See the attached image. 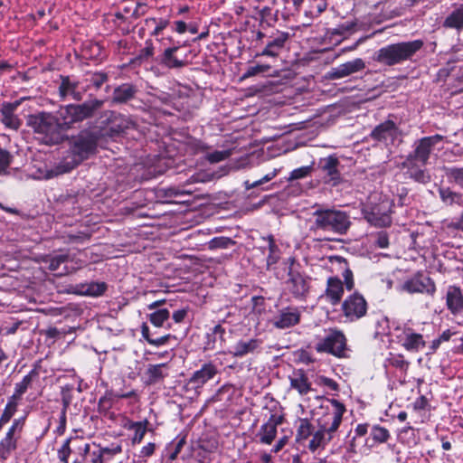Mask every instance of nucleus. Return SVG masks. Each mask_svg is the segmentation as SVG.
<instances>
[{
	"label": "nucleus",
	"mask_w": 463,
	"mask_h": 463,
	"mask_svg": "<svg viewBox=\"0 0 463 463\" xmlns=\"http://www.w3.org/2000/svg\"><path fill=\"white\" fill-rule=\"evenodd\" d=\"M289 387L296 391L300 396H306L313 391L312 383L303 370H295L288 376Z\"/></svg>",
	"instance_id": "obj_20"
},
{
	"label": "nucleus",
	"mask_w": 463,
	"mask_h": 463,
	"mask_svg": "<svg viewBox=\"0 0 463 463\" xmlns=\"http://www.w3.org/2000/svg\"><path fill=\"white\" fill-rule=\"evenodd\" d=\"M438 192L444 204L448 206L463 204V194L453 191L449 187H439Z\"/></svg>",
	"instance_id": "obj_36"
},
{
	"label": "nucleus",
	"mask_w": 463,
	"mask_h": 463,
	"mask_svg": "<svg viewBox=\"0 0 463 463\" xmlns=\"http://www.w3.org/2000/svg\"><path fill=\"white\" fill-rule=\"evenodd\" d=\"M155 449H156V445L155 443H147L146 446H144L140 452H139V457L140 458H148L150 456H152L155 452Z\"/></svg>",
	"instance_id": "obj_58"
},
{
	"label": "nucleus",
	"mask_w": 463,
	"mask_h": 463,
	"mask_svg": "<svg viewBox=\"0 0 463 463\" xmlns=\"http://www.w3.org/2000/svg\"><path fill=\"white\" fill-rule=\"evenodd\" d=\"M319 382L322 385L328 387L332 391H337L338 390V384L335 381H334L331 378H328L326 376H321L319 378Z\"/></svg>",
	"instance_id": "obj_59"
},
{
	"label": "nucleus",
	"mask_w": 463,
	"mask_h": 463,
	"mask_svg": "<svg viewBox=\"0 0 463 463\" xmlns=\"http://www.w3.org/2000/svg\"><path fill=\"white\" fill-rule=\"evenodd\" d=\"M389 364L402 371L406 372L409 367V362L406 361L402 354H394L389 358Z\"/></svg>",
	"instance_id": "obj_50"
},
{
	"label": "nucleus",
	"mask_w": 463,
	"mask_h": 463,
	"mask_svg": "<svg viewBox=\"0 0 463 463\" xmlns=\"http://www.w3.org/2000/svg\"><path fill=\"white\" fill-rule=\"evenodd\" d=\"M327 402L326 411L317 420V430L307 418L298 421L296 440L299 443L308 440L307 448L312 453L323 450L335 438L346 411L345 404L338 400L327 399Z\"/></svg>",
	"instance_id": "obj_1"
},
{
	"label": "nucleus",
	"mask_w": 463,
	"mask_h": 463,
	"mask_svg": "<svg viewBox=\"0 0 463 463\" xmlns=\"http://www.w3.org/2000/svg\"><path fill=\"white\" fill-rule=\"evenodd\" d=\"M102 105L103 101L99 99H91L77 105L71 104L61 107L57 115L66 131L74 124L91 118Z\"/></svg>",
	"instance_id": "obj_7"
},
{
	"label": "nucleus",
	"mask_w": 463,
	"mask_h": 463,
	"mask_svg": "<svg viewBox=\"0 0 463 463\" xmlns=\"http://www.w3.org/2000/svg\"><path fill=\"white\" fill-rule=\"evenodd\" d=\"M311 171H312L311 165H306V166H301V167L296 168L290 172L288 180L293 181V180H298V179L304 178V177L309 175Z\"/></svg>",
	"instance_id": "obj_51"
},
{
	"label": "nucleus",
	"mask_w": 463,
	"mask_h": 463,
	"mask_svg": "<svg viewBox=\"0 0 463 463\" xmlns=\"http://www.w3.org/2000/svg\"><path fill=\"white\" fill-rule=\"evenodd\" d=\"M279 169L274 168L272 171L266 174L262 178H260L257 181L250 182L249 180H247L244 182V187L246 190H250V189L258 187L267 182H269L273 178H275L277 176V175L279 174Z\"/></svg>",
	"instance_id": "obj_45"
},
{
	"label": "nucleus",
	"mask_w": 463,
	"mask_h": 463,
	"mask_svg": "<svg viewBox=\"0 0 463 463\" xmlns=\"http://www.w3.org/2000/svg\"><path fill=\"white\" fill-rule=\"evenodd\" d=\"M288 442V437L287 435L282 436L279 439V440L276 442V444L271 449L272 453H279Z\"/></svg>",
	"instance_id": "obj_60"
},
{
	"label": "nucleus",
	"mask_w": 463,
	"mask_h": 463,
	"mask_svg": "<svg viewBox=\"0 0 463 463\" xmlns=\"http://www.w3.org/2000/svg\"><path fill=\"white\" fill-rule=\"evenodd\" d=\"M370 435L376 443H384L391 437L389 430L379 425L373 426Z\"/></svg>",
	"instance_id": "obj_44"
},
{
	"label": "nucleus",
	"mask_w": 463,
	"mask_h": 463,
	"mask_svg": "<svg viewBox=\"0 0 463 463\" xmlns=\"http://www.w3.org/2000/svg\"><path fill=\"white\" fill-rule=\"evenodd\" d=\"M25 99H27V98L24 97L14 102H4L2 104L0 109L2 122L6 128L14 130H17L20 128L22 122L14 114V111Z\"/></svg>",
	"instance_id": "obj_16"
},
{
	"label": "nucleus",
	"mask_w": 463,
	"mask_h": 463,
	"mask_svg": "<svg viewBox=\"0 0 463 463\" xmlns=\"http://www.w3.org/2000/svg\"><path fill=\"white\" fill-rule=\"evenodd\" d=\"M368 431V424H358L354 429V437H363Z\"/></svg>",
	"instance_id": "obj_63"
},
{
	"label": "nucleus",
	"mask_w": 463,
	"mask_h": 463,
	"mask_svg": "<svg viewBox=\"0 0 463 463\" xmlns=\"http://www.w3.org/2000/svg\"><path fill=\"white\" fill-rule=\"evenodd\" d=\"M392 203L389 200H383L377 204H367L363 209L364 219L372 225L386 227L391 225Z\"/></svg>",
	"instance_id": "obj_11"
},
{
	"label": "nucleus",
	"mask_w": 463,
	"mask_h": 463,
	"mask_svg": "<svg viewBox=\"0 0 463 463\" xmlns=\"http://www.w3.org/2000/svg\"><path fill=\"white\" fill-rule=\"evenodd\" d=\"M341 310L346 321L354 322L365 317L368 303L362 294L354 292L343 301Z\"/></svg>",
	"instance_id": "obj_12"
},
{
	"label": "nucleus",
	"mask_w": 463,
	"mask_h": 463,
	"mask_svg": "<svg viewBox=\"0 0 463 463\" xmlns=\"http://www.w3.org/2000/svg\"><path fill=\"white\" fill-rule=\"evenodd\" d=\"M330 262L332 265H337L339 269H342L345 288L347 290H352L354 287V276L346 260L340 256H333L330 257Z\"/></svg>",
	"instance_id": "obj_33"
},
{
	"label": "nucleus",
	"mask_w": 463,
	"mask_h": 463,
	"mask_svg": "<svg viewBox=\"0 0 463 463\" xmlns=\"http://www.w3.org/2000/svg\"><path fill=\"white\" fill-rule=\"evenodd\" d=\"M171 338V335L170 334H167L165 335H163L161 337H157V338H153L151 340H149V344L151 345H154V346H162L164 345H165L168 340Z\"/></svg>",
	"instance_id": "obj_61"
},
{
	"label": "nucleus",
	"mask_w": 463,
	"mask_h": 463,
	"mask_svg": "<svg viewBox=\"0 0 463 463\" xmlns=\"http://www.w3.org/2000/svg\"><path fill=\"white\" fill-rule=\"evenodd\" d=\"M186 316H187V309L182 308V309L175 310L173 313L172 317L175 323H182L184 320V318L186 317Z\"/></svg>",
	"instance_id": "obj_62"
},
{
	"label": "nucleus",
	"mask_w": 463,
	"mask_h": 463,
	"mask_svg": "<svg viewBox=\"0 0 463 463\" xmlns=\"http://www.w3.org/2000/svg\"><path fill=\"white\" fill-rule=\"evenodd\" d=\"M58 91L62 99L71 98L74 100H80L82 99V91L79 89V82L71 80L69 76H61Z\"/></svg>",
	"instance_id": "obj_24"
},
{
	"label": "nucleus",
	"mask_w": 463,
	"mask_h": 463,
	"mask_svg": "<svg viewBox=\"0 0 463 463\" xmlns=\"http://www.w3.org/2000/svg\"><path fill=\"white\" fill-rule=\"evenodd\" d=\"M446 28L460 30L463 28V3L455 7V9L446 17L443 22Z\"/></svg>",
	"instance_id": "obj_38"
},
{
	"label": "nucleus",
	"mask_w": 463,
	"mask_h": 463,
	"mask_svg": "<svg viewBox=\"0 0 463 463\" xmlns=\"http://www.w3.org/2000/svg\"><path fill=\"white\" fill-rule=\"evenodd\" d=\"M288 33L278 32L274 36L270 37L266 44V47L260 53V55L277 57L284 48L286 42L288 40Z\"/></svg>",
	"instance_id": "obj_26"
},
{
	"label": "nucleus",
	"mask_w": 463,
	"mask_h": 463,
	"mask_svg": "<svg viewBox=\"0 0 463 463\" xmlns=\"http://www.w3.org/2000/svg\"><path fill=\"white\" fill-rule=\"evenodd\" d=\"M170 317V312L167 308H158L153 313L149 314L150 323L156 326L162 327Z\"/></svg>",
	"instance_id": "obj_42"
},
{
	"label": "nucleus",
	"mask_w": 463,
	"mask_h": 463,
	"mask_svg": "<svg viewBox=\"0 0 463 463\" xmlns=\"http://www.w3.org/2000/svg\"><path fill=\"white\" fill-rule=\"evenodd\" d=\"M29 124L43 144L54 145L63 139L65 129L57 114L39 113L31 117Z\"/></svg>",
	"instance_id": "obj_5"
},
{
	"label": "nucleus",
	"mask_w": 463,
	"mask_h": 463,
	"mask_svg": "<svg viewBox=\"0 0 463 463\" xmlns=\"http://www.w3.org/2000/svg\"><path fill=\"white\" fill-rule=\"evenodd\" d=\"M317 353H325L338 358L346 356V338L344 333L336 328L325 330V335L316 343Z\"/></svg>",
	"instance_id": "obj_9"
},
{
	"label": "nucleus",
	"mask_w": 463,
	"mask_h": 463,
	"mask_svg": "<svg viewBox=\"0 0 463 463\" xmlns=\"http://www.w3.org/2000/svg\"><path fill=\"white\" fill-rule=\"evenodd\" d=\"M179 46L166 48L159 58V62L167 69H181L187 64L186 56L180 59L177 52Z\"/></svg>",
	"instance_id": "obj_25"
},
{
	"label": "nucleus",
	"mask_w": 463,
	"mask_h": 463,
	"mask_svg": "<svg viewBox=\"0 0 463 463\" xmlns=\"http://www.w3.org/2000/svg\"><path fill=\"white\" fill-rule=\"evenodd\" d=\"M37 376L38 372L35 369L31 370L26 375L23 377L21 382L15 383L14 392L11 397L17 401H21L22 396L26 392L33 379Z\"/></svg>",
	"instance_id": "obj_37"
},
{
	"label": "nucleus",
	"mask_w": 463,
	"mask_h": 463,
	"mask_svg": "<svg viewBox=\"0 0 463 463\" xmlns=\"http://www.w3.org/2000/svg\"><path fill=\"white\" fill-rule=\"evenodd\" d=\"M19 402L11 396L8 398L7 402L5 406V409L3 411L2 415L0 416V419L2 421L7 423L10 421V420L13 418V416L17 411Z\"/></svg>",
	"instance_id": "obj_43"
},
{
	"label": "nucleus",
	"mask_w": 463,
	"mask_h": 463,
	"mask_svg": "<svg viewBox=\"0 0 463 463\" xmlns=\"http://www.w3.org/2000/svg\"><path fill=\"white\" fill-rule=\"evenodd\" d=\"M167 25H168L167 20L160 19L153 31V34L154 35L159 34Z\"/></svg>",
	"instance_id": "obj_64"
},
{
	"label": "nucleus",
	"mask_w": 463,
	"mask_h": 463,
	"mask_svg": "<svg viewBox=\"0 0 463 463\" xmlns=\"http://www.w3.org/2000/svg\"><path fill=\"white\" fill-rule=\"evenodd\" d=\"M107 289L105 282H85L71 285L70 292L76 295L99 297L104 294Z\"/></svg>",
	"instance_id": "obj_21"
},
{
	"label": "nucleus",
	"mask_w": 463,
	"mask_h": 463,
	"mask_svg": "<svg viewBox=\"0 0 463 463\" xmlns=\"http://www.w3.org/2000/svg\"><path fill=\"white\" fill-rule=\"evenodd\" d=\"M375 244L381 249H386L389 246V237L385 232L377 233Z\"/></svg>",
	"instance_id": "obj_57"
},
{
	"label": "nucleus",
	"mask_w": 463,
	"mask_h": 463,
	"mask_svg": "<svg viewBox=\"0 0 463 463\" xmlns=\"http://www.w3.org/2000/svg\"><path fill=\"white\" fill-rule=\"evenodd\" d=\"M69 260V255L66 253H58L54 255L46 256L44 259V262L48 264V269L51 271L57 272L58 275H62L68 271L67 267L64 266L61 270H60L61 265L67 263Z\"/></svg>",
	"instance_id": "obj_35"
},
{
	"label": "nucleus",
	"mask_w": 463,
	"mask_h": 463,
	"mask_svg": "<svg viewBox=\"0 0 463 463\" xmlns=\"http://www.w3.org/2000/svg\"><path fill=\"white\" fill-rule=\"evenodd\" d=\"M446 305L451 314L456 315L463 310V291L456 286L448 287L446 293Z\"/></svg>",
	"instance_id": "obj_27"
},
{
	"label": "nucleus",
	"mask_w": 463,
	"mask_h": 463,
	"mask_svg": "<svg viewBox=\"0 0 463 463\" xmlns=\"http://www.w3.org/2000/svg\"><path fill=\"white\" fill-rule=\"evenodd\" d=\"M400 291L409 294H427L433 296L436 292L435 282L422 272H417L411 278L406 279L399 288Z\"/></svg>",
	"instance_id": "obj_13"
},
{
	"label": "nucleus",
	"mask_w": 463,
	"mask_h": 463,
	"mask_svg": "<svg viewBox=\"0 0 463 463\" xmlns=\"http://www.w3.org/2000/svg\"><path fill=\"white\" fill-rule=\"evenodd\" d=\"M339 164L338 158L334 156L321 159L320 167L324 173L326 183L336 185L341 182V174L338 170Z\"/></svg>",
	"instance_id": "obj_19"
},
{
	"label": "nucleus",
	"mask_w": 463,
	"mask_h": 463,
	"mask_svg": "<svg viewBox=\"0 0 463 463\" xmlns=\"http://www.w3.org/2000/svg\"><path fill=\"white\" fill-rule=\"evenodd\" d=\"M234 241L227 237H220V238H213L210 243V249H225L228 248L230 244H233Z\"/></svg>",
	"instance_id": "obj_52"
},
{
	"label": "nucleus",
	"mask_w": 463,
	"mask_h": 463,
	"mask_svg": "<svg viewBox=\"0 0 463 463\" xmlns=\"http://www.w3.org/2000/svg\"><path fill=\"white\" fill-rule=\"evenodd\" d=\"M269 69L270 66L266 64H258L255 66H250L247 69L246 72L243 75V78H250L260 73L267 72Z\"/></svg>",
	"instance_id": "obj_53"
},
{
	"label": "nucleus",
	"mask_w": 463,
	"mask_h": 463,
	"mask_svg": "<svg viewBox=\"0 0 463 463\" xmlns=\"http://www.w3.org/2000/svg\"><path fill=\"white\" fill-rule=\"evenodd\" d=\"M445 175L449 183L454 184L463 190V167H446Z\"/></svg>",
	"instance_id": "obj_41"
},
{
	"label": "nucleus",
	"mask_w": 463,
	"mask_h": 463,
	"mask_svg": "<svg viewBox=\"0 0 463 463\" xmlns=\"http://www.w3.org/2000/svg\"><path fill=\"white\" fill-rule=\"evenodd\" d=\"M443 138V136L436 134L421 137L414 142L412 151L406 156L405 160L402 163V168L406 169V174L410 178L420 184L430 182V175L424 166L429 163L434 146Z\"/></svg>",
	"instance_id": "obj_3"
},
{
	"label": "nucleus",
	"mask_w": 463,
	"mask_h": 463,
	"mask_svg": "<svg viewBox=\"0 0 463 463\" xmlns=\"http://www.w3.org/2000/svg\"><path fill=\"white\" fill-rule=\"evenodd\" d=\"M17 448V439L4 437L0 441V460L7 459Z\"/></svg>",
	"instance_id": "obj_40"
},
{
	"label": "nucleus",
	"mask_w": 463,
	"mask_h": 463,
	"mask_svg": "<svg viewBox=\"0 0 463 463\" xmlns=\"http://www.w3.org/2000/svg\"><path fill=\"white\" fill-rule=\"evenodd\" d=\"M72 438H68L64 440L61 447L57 451V456L61 463H69V458L71 454V441Z\"/></svg>",
	"instance_id": "obj_48"
},
{
	"label": "nucleus",
	"mask_w": 463,
	"mask_h": 463,
	"mask_svg": "<svg viewBox=\"0 0 463 463\" xmlns=\"http://www.w3.org/2000/svg\"><path fill=\"white\" fill-rule=\"evenodd\" d=\"M300 313L296 307L282 309L274 321L277 328L285 329L297 325L299 322Z\"/></svg>",
	"instance_id": "obj_29"
},
{
	"label": "nucleus",
	"mask_w": 463,
	"mask_h": 463,
	"mask_svg": "<svg viewBox=\"0 0 463 463\" xmlns=\"http://www.w3.org/2000/svg\"><path fill=\"white\" fill-rule=\"evenodd\" d=\"M423 329L415 327L411 321L402 326L395 328V337L397 342L406 351L418 353L426 346V340L423 335Z\"/></svg>",
	"instance_id": "obj_8"
},
{
	"label": "nucleus",
	"mask_w": 463,
	"mask_h": 463,
	"mask_svg": "<svg viewBox=\"0 0 463 463\" xmlns=\"http://www.w3.org/2000/svg\"><path fill=\"white\" fill-rule=\"evenodd\" d=\"M102 137L100 129L82 130L70 141V148L62 158L51 168L40 172L38 178L52 179L71 172L83 160L96 152Z\"/></svg>",
	"instance_id": "obj_2"
},
{
	"label": "nucleus",
	"mask_w": 463,
	"mask_h": 463,
	"mask_svg": "<svg viewBox=\"0 0 463 463\" xmlns=\"http://www.w3.org/2000/svg\"><path fill=\"white\" fill-rule=\"evenodd\" d=\"M232 154V149H226V150H216L211 153H208L205 156L207 161H209L212 164L222 162L227 158H229Z\"/></svg>",
	"instance_id": "obj_47"
},
{
	"label": "nucleus",
	"mask_w": 463,
	"mask_h": 463,
	"mask_svg": "<svg viewBox=\"0 0 463 463\" xmlns=\"http://www.w3.org/2000/svg\"><path fill=\"white\" fill-rule=\"evenodd\" d=\"M225 329L220 324L214 326L206 333L204 349L213 351L222 348L224 343Z\"/></svg>",
	"instance_id": "obj_30"
},
{
	"label": "nucleus",
	"mask_w": 463,
	"mask_h": 463,
	"mask_svg": "<svg viewBox=\"0 0 463 463\" xmlns=\"http://www.w3.org/2000/svg\"><path fill=\"white\" fill-rule=\"evenodd\" d=\"M327 7L325 0H310L307 9L305 10V16L309 20L318 17Z\"/></svg>",
	"instance_id": "obj_39"
},
{
	"label": "nucleus",
	"mask_w": 463,
	"mask_h": 463,
	"mask_svg": "<svg viewBox=\"0 0 463 463\" xmlns=\"http://www.w3.org/2000/svg\"><path fill=\"white\" fill-rule=\"evenodd\" d=\"M121 451H122V446L118 444V445H111V447L101 448L99 451H96V453H100L102 455V457L104 458L105 454L117 455V454L121 453Z\"/></svg>",
	"instance_id": "obj_56"
},
{
	"label": "nucleus",
	"mask_w": 463,
	"mask_h": 463,
	"mask_svg": "<svg viewBox=\"0 0 463 463\" xmlns=\"http://www.w3.org/2000/svg\"><path fill=\"white\" fill-rule=\"evenodd\" d=\"M284 417L280 413L270 414L269 420L260 426L257 433L260 443L270 445L277 436V427L282 423Z\"/></svg>",
	"instance_id": "obj_15"
},
{
	"label": "nucleus",
	"mask_w": 463,
	"mask_h": 463,
	"mask_svg": "<svg viewBox=\"0 0 463 463\" xmlns=\"http://www.w3.org/2000/svg\"><path fill=\"white\" fill-rule=\"evenodd\" d=\"M66 424H67V413L64 411H61L59 415L58 426L54 430V433L58 436H61L66 431Z\"/></svg>",
	"instance_id": "obj_55"
},
{
	"label": "nucleus",
	"mask_w": 463,
	"mask_h": 463,
	"mask_svg": "<svg viewBox=\"0 0 463 463\" xmlns=\"http://www.w3.org/2000/svg\"><path fill=\"white\" fill-rule=\"evenodd\" d=\"M261 240L265 243V245L261 246L263 252H265V250H268L269 251L267 256V269H269L272 265L279 261L280 258V250L275 242L273 235L269 234L266 237H262Z\"/></svg>",
	"instance_id": "obj_32"
},
{
	"label": "nucleus",
	"mask_w": 463,
	"mask_h": 463,
	"mask_svg": "<svg viewBox=\"0 0 463 463\" xmlns=\"http://www.w3.org/2000/svg\"><path fill=\"white\" fill-rule=\"evenodd\" d=\"M315 218L312 229L335 234H345L351 225L345 212L319 208L313 213Z\"/></svg>",
	"instance_id": "obj_6"
},
{
	"label": "nucleus",
	"mask_w": 463,
	"mask_h": 463,
	"mask_svg": "<svg viewBox=\"0 0 463 463\" xmlns=\"http://www.w3.org/2000/svg\"><path fill=\"white\" fill-rule=\"evenodd\" d=\"M423 44L422 40L388 44L374 52L373 60L385 66L402 64L411 61L413 56L423 47Z\"/></svg>",
	"instance_id": "obj_4"
},
{
	"label": "nucleus",
	"mask_w": 463,
	"mask_h": 463,
	"mask_svg": "<svg viewBox=\"0 0 463 463\" xmlns=\"http://www.w3.org/2000/svg\"><path fill=\"white\" fill-rule=\"evenodd\" d=\"M365 68V61L362 58H355L331 68L326 78L330 80H341L362 72Z\"/></svg>",
	"instance_id": "obj_14"
},
{
	"label": "nucleus",
	"mask_w": 463,
	"mask_h": 463,
	"mask_svg": "<svg viewBox=\"0 0 463 463\" xmlns=\"http://www.w3.org/2000/svg\"><path fill=\"white\" fill-rule=\"evenodd\" d=\"M344 294L343 282L337 277H329L324 297L333 306L338 304Z\"/></svg>",
	"instance_id": "obj_28"
},
{
	"label": "nucleus",
	"mask_w": 463,
	"mask_h": 463,
	"mask_svg": "<svg viewBox=\"0 0 463 463\" xmlns=\"http://www.w3.org/2000/svg\"><path fill=\"white\" fill-rule=\"evenodd\" d=\"M398 135V128L392 120H386L376 126L371 133V137L377 141L392 142Z\"/></svg>",
	"instance_id": "obj_22"
},
{
	"label": "nucleus",
	"mask_w": 463,
	"mask_h": 463,
	"mask_svg": "<svg viewBox=\"0 0 463 463\" xmlns=\"http://www.w3.org/2000/svg\"><path fill=\"white\" fill-rule=\"evenodd\" d=\"M147 420H142V421H133V420H127L123 427L126 430H133L134 435L131 439L132 444H139L142 439H144L145 434L146 433L147 430Z\"/></svg>",
	"instance_id": "obj_34"
},
{
	"label": "nucleus",
	"mask_w": 463,
	"mask_h": 463,
	"mask_svg": "<svg viewBox=\"0 0 463 463\" xmlns=\"http://www.w3.org/2000/svg\"><path fill=\"white\" fill-rule=\"evenodd\" d=\"M169 376V365L166 363L148 364L142 377L146 385H155L163 383Z\"/></svg>",
	"instance_id": "obj_18"
},
{
	"label": "nucleus",
	"mask_w": 463,
	"mask_h": 463,
	"mask_svg": "<svg viewBox=\"0 0 463 463\" xmlns=\"http://www.w3.org/2000/svg\"><path fill=\"white\" fill-rule=\"evenodd\" d=\"M137 92L135 85L123 83L114 89L112 94V102L117 104L127 103L131 100Z\"/></svg>",
	"instance_id": "obj_31"
},
{
	"label": "nucleus",
	"mask_w": 463,
	"mask_h": 463,
	"mask_svg": "<svg viewBox=\"0 0 463 463\" xmlns=\"http://www.w3.org/2000/svg\"><path fill=\"white\" fill-rule=\"evenodd\" d=\"M218 373L216 365L211 362L205 363L195 371L189 379V384L194 389L202 388L207 382L213 379Z\"/></svg>",
	"instance_id": "obj_17"
},
{
	"label": "nucleus",
	"mask_w": 463,
	"mask_h": 463,
	"mask_svg": "<svg viewBox=\"0 0 463 463\" xmlns=\"http://www.w3.org/2000/svg\"><path fill=\"white\" fill-rule=\"evenodd\" d=\"M262 341L259 338L241 339L229 352L233 357L241 358L250 354H254L260 348Z\"/></svg>",
	"instance_id": "obj_23"
},
{
	"label": "nucleus",
	"mask_w": 463,
	"mask_h": 463,
	"mask_svg": "<svg viewBox=\"0 0 463 463\" xmlns=\"http://www.w3.org/2000/svg\"><path fill=\"white\" fill-rule=\"evenodd\" d=\"M283 265L288 276L287 280L288 290L297 298H304L309 290V278L300 272V265L293 257L285 260Z\"/></svg>",
	"instance_id": "obj_10"
},
{
	"label": "nucleus",
	"mask_w": 463,
	"mask_h": 463,
	"mask_svg": "<svg viewBox=\"0 0 463 463\" xmlns=\"http://www.w3.org/2000/svg\"><path fill=\"white\" fill-rule=\"evenodd\" d=\"M108 80V74L105 72L92 73L89 81L97 89L100 88Z\"/></svg>",
	"instance_id": "obj_54"
},
{
	"label": "nucleus",
	"mask_w": 463,
	"mask_h": 463,
	"mask_svg": "<svg viewBox=\"0 0 463 463\" xmlns=\"http://www.w3.org/2000/svg\"><path fill=\"white\" fill-rule=\"evenodd\" d=\"M154 54V46L151 41H146L145 43V47L142 48L138 54L134 59V62L141 63L144 61H146Z\"/></svg>",
	"instance_id": "obj_46"
},
{
	"label": "nucleus",
	"mask_w": 463,
	"mask_h": 463,
	"mask_svg": "<svg viewBox=\"0 0 463 463\" xmlns=\"http://www.w3.org/2000/svg\"><path fill=\"white\" fill-rule=\"evenodd\" d=\"M13 156L7 150H0V175H7Z\"/></svg>",
	"instance_id": "obj_49"
}]
</instances>
